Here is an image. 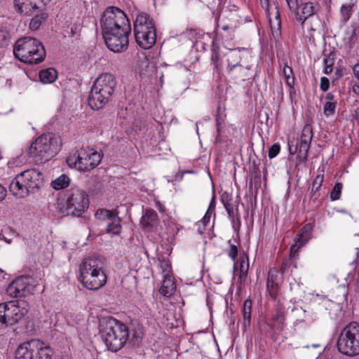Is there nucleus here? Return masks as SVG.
Masks as SVG:
<instances>
[{
    "label": "nucleus",
    "instance_id": "obj_1",
    "mask_svg": "<svg viewBox=\"0 0 359 359\" xmlns=\"http://www.w3.org/2000/svg\"><path fill=\"white\" fill-rule=\"evenodd\" d=\"M100 333L107 348L113 352L120 350L129 336L128 327L112 317L100 320Z\"/></svg>",
    "mask_w": 359,
    "mask_h": 359
},
{
    "label": "nucleus",
    "instance_id": "obj_2",
    "mask_svg": "<svg viewBox=\"0 0 359 359\" xmlns=\"http://www.w3.org/2000/svg\"><path fill=\"white\" fill-rule=\"evenodd\" d=\"M116 84V79L111 74H100L91 87L88 96L89 106L94 110L103 108L111 99Z\"/></svg>",
    "mask_w": 359,
    "mask_h": 359
},
{
    "label": "nucleus",
    "instance_id": "obj_3",
    "mask_svg": "<svg viewBox=\"0 0 359 359\" xmlns=\"http://www.w3.org/2000/svg\"><path fill=\"white\" fill-rule=\"evenodd\" d=\"M79 271V280L88 290H98L107 282L104 263L98 257H90L84 259L80 264Z\"/></svg>",
    "mask_w": 359,
    "mask_h": 359
},
{
    "label": "nucleus",
    "instance_id": "obj_4",
    "mask_svg": "<svg viewBox=\"0 0 359 359\" xmlns=\"http://www.w3.org/2000/svg\"><path fill=\"white\" fill-rule=\"evenodd\" d=\"M60 142V140L52 133L43 134L28 147V156L35 163L46 162L58 152Z\"/></svg>",
    "mask_w": 359,
    "mask_h": 359
},
{
    "label": "nucleus",
    "instance_id": "obj_5",
    "mask_svg": "<svg viewBox=\"0 0 359 359\" xmlns=\"http://www.w3.org/2000/svg\"><path fill=\"white\" fill-rule=\"evenodd\" d=\"M43 175L36 169H29L18 175L9 186L10 191L15 196L24 198L37 191L43 184Z\"/></svg>",
    "mask_w": 359,
    "mask_h": 359
},
{
    "label": "nucleus",
    "instance_id": "obj_6",
    "mask_svg": "<svg viewBox=\"0 0 359 359\" xmlns=\"http://www.w3.org/2000/svg\"><path fill=\"white\" fill-rule=\"evenodd\" d=\"M13 53L19 60L30 65L42 62L46 56L42 43L36 39L32 37L18 39L14 45Z\"/></svg>",
    "mask_w": 359,
    "mask_h": 359
},
{
    "label": "nucleus",
    "instance_id": "obj_7",
    "mask_svg": "<svg viewBox=\"0 0 359 359\" xmlns=\"http://www.w3.org/2000/svg\"><path fill=\"white\" fill-rule=\"evenodd\" d=\"M57 206L64 215L80 217L88 208V195L81 189L72 187L67 191L65 201L58 202Z\"/></svg>",
    "mask_w": 359,
    "mask_h": 359
},
{
    "label": "nucleus",
    "instance_id": "obj_8",
    "mask_svg": "<svg viewBox=\"0 0 359 359\" xmlns=\"http://www.w3.org/2000/svg\"><path fill=\"white\" fill-rule=\"evenodd\" d=\"M29 306L25 300L0 304V329L18 323L29 311Z\"/></svg>",
    "mask_w": 359,
    "mask_h": 359
},
{
    "label": "nucleus",
    "instance_id": "obj_9",
    "mask_svg": "<svg viewBox=\"0 0 359 359\" xmlns=\"http://www.w3.org/2000/svg\"><path fill=\"white\" fill-rule=\"evenodd\" d=\"M339 351L347 356L359 355V324L352 322L341 332L337 340Z\"/></svg>",
    "mask_w": 359,
    "mask_h": 359
},
{
    "label": "nucleus",
    "instance_id": "obj_10",
    "mask_svg": "<svg viewBox=\"0 0 359 359\" xmlns=\"http://www.w3.org/2000/svg\"><path fill=\"white\" fill-rule=\"evenodd\" d=\"M102 33L126 30L131 31L130 21L126 13L118 7H108L101 19Z\"/></svg>",
    "mask_w": 359,
    "mask_h": 359
},
{
    "label": "nucleus",
    "instance_id": "obj_11",
    "mask_svg": "<svg viewBox=\"0 0 359 359\" xmlns=\"http://www.w3.org/2000/svg\"><path fill=\"white\" fill-rule=\"evenodd\" d=\"M15 359H53V349L41 341L20 344L15 351Z\"/></svg>",
    "mask_w": 359,
    "mask_h": 359
},
{
    "label": "nucleus",
    "instance_id": "obj_12",
    "mask_svg": "<svg viewBox=\"0 0 359 359\" xmlns=\"http://www.w3.org/2000/svg\"><path fill=\"white\" fill-rule=\"evenodd\" d=\"M101 160L100 153L92 149H81L77 154L67 158V163L72 168L86 172L97 167Z\"/></svg>",
    "mask_w": 359,
    "mask_h": 359
},
{
    "label": "nucleus",
    "instance_id": "obj_13",
    "mask_svg": "<svg viewBox=\"0 0 359 359\" xmlns=\"http://www.w3.org/2000/svg\"><path fill=\"white\" fill-rule=\"evenodd\" d=\"M313 128L310 124H306L302 129L301 140L295 144L292 142H288L289 151L291 154L298 153L299 162L305 163L308 158L309 150L313 139Z\"/></svg>",
    "mask_w": 359,
    "mask_h": 359
},
{
    "label": "nucleus",
    "instance_id": "obj_14",
    "mask_svg": "<svg viewBox=\"0 0 359 359\" xmlns=\"http://www.w3.org/2000/svg\"><path fill=\"white\" fill-rule=\"evenodd\" d=\"M130 32L121 30L103 33V37L108 48L115 53L125 51L128 46V35Z\"/></svg>",
    "mask_w": 359,
    "mask_h": 359
},
{
    "label": "nucleus",
    "instance_id": "obj_15",
    "mask_svg": "<svg viewBox=\"0 0 359 359\" xmlns=\"http://www.w3.org/2000/svg\"><path fill=\"white\" fill-rule=\"evenodd\" d=\"M34 292V286L31 284V278L28 276L18 277L6 288V293L11 297H25Z\"/></svg>",
    "mask_w": 359,
    "mask_h": 359
},
{
    "label": "nucleus",
    "instance_id": "obj_16",
    "mask_svg": "<svg viewBox=\"0 0 359 359\" xmlns=\"http://www.w3.org/2000/svg\"><path fill=\"white\" fill-rule=\"evenodd\" d=\"M254 66L255 61L252 57V59L244 60L243 62H241L227 74L235 81H245L253 77Z\"/></svg>",
    "mask_w": 359,
    "mask_h": 359
},
{
    "label": "nucleus",
    "instance_id": "obj_17",
    "mask_svg": "<svg viewBox=\"0 0 359 359\" xmlns=\"http://www.w3.org/2000/svg\"><path fill=\"white\" fill-rule=\"evenodd\" d=\"M224 57L226 62L227 73L241 62H243L244 60L252 59L250 51L244 48L229 49L224 54Z\"/></svg>",
    "mask_w": 359,
    "mask_h": 359
},
{
    "label": "nucleus",
    "instance_id": "obj_18",
    "mask_svg": "<svg viewBox=\"0 0 359 359\" xmlns=\"http://www.w3.org/2000/svg\"><path fill=\"white\" fill-rule=\"evenodd\" d=\"M137 43L143 49L152 48L156 41V29L134 32Z\"/></svg>",
    "mask_w": 359,
    "mask_h": 359
},
{
    "label": "nucleus",
    "instance_id": "obj_19",
    "mask_svg": "<svg viewBox=\"0 0 359 359\" xmlns=\"http://www.w3.org/2000/svg\"><path fill=\"white\" fill-rule=\"evenodd\" d=\"M14 6L18 13L24 15H31L36 10L44 9L38 0H14Z\"/></svg>",
    "mask_w": 359,
    "mask_h": 359
},
{
    "label": "nucleus",
    "instance_id": "obj_20",
    "mask_svg": "<svg viewBox=\"0 0 359 359\" xmlns=\"http://www.w3.org/2000/svg\"><path fill=\"white\" fill-rule=\"evenodd\" d=\"M222 202L228 213L229 218L234 223L235 217H237L238 224H241L240 217L238 213V203L233 201L231 196L227 193L224 192L221 196Z\"/></svg>",
    "mask_w": 359,
    "mask_h": 359
},
{
    "label": "nucleus",
    "instance_id": "obj_21",
    "mask_svg": "<svg viewBox=\"0 0 359 359\" xmlns=\"http://www.w3.org/2000/svg\"><path fill=\"white\" fill-rule=\"evenodd\" d=\"M134 32L156 28L153 19L146 13H139L133 23Z\"/></svg>",
    "mask_w": 359,
    "mask_h": 359
},
{
    "label": "nucleus",
    "instance_id": "obj_22",
    "mask_svg": "<svg viewBox=\"0 0 359 359\" xmlns=\"http://www.w3.org/2000/svg\"><path fill=\"white\" fill-rule=\"evenodd\" d=\"M158 223V217L156 211L151 209L145 210L141 219L142 226L147 229H152Z\"/></svg>",
    "mask_w": 359,
    "mask_h": 359
},
{
    "label": "nucleus",
    "instance_id": "obj_23",
    "mask_svg": "<svg viewBox=\"0 0 359 359\" xmlns=\"http://www.w3.org/2000/svg\"><path fill=\"white\" fill-rule=\"evenodd\" d=\"M280 278L278 277V272L275 268L269 270L267 278V288L271 296L273 297L276 295Z\"/></svg>",
    "mask_w": 359,
    "mask_h": 359
},
{
    "label": "nucleus",
    "instance_id": "obj_24",
    "mask_svg": "<svg viewBox=\"0 0 359 359\" xmlns=\"http://www.w3.org/2000/svg\"><path fill=\"white\" fill-rule=\"evenodd\" d=\"M306 26L310 32V38H313L315 32L320 34L323 27L322 20L317 15H312L309 18V21L306 22Z\"/></svg>",
    "mask_w": 359,
    "mask_h": 359
},
{
    "label": "nucleus",
    "instance_id": "obj_25",
    "mask_svg": "<svg viewBox=\"0 0 359 359\" xmlns=\"http://www.w3.org/2000/svg\"><path fill=\"white\" fill-rule=\"evenodd\" d=\"M176 290V285L170 276H165L159 290L161 294L165 297L171 296Z\"/></svg>",
    "mask_w": 359,
    "mask_h": 359
},
{
    "label": "nucleus",
    "instance_id": "obj_26",
    "mask_svg": "<svg viewBox=\"0 0 359 359\" xmlns=\"http://www.w3.org/2000/svg\"><path fill=\"white\" fill-rule=\"evenodd\" d=\"M57 76V71L53 68L43 69L39 72L40 81L43 83H52L56 80Z\"/></svg>",
    "mask_w": 359,
    "mask_h": 359
},
{
    "label": "nucleus",
    "instance_id": "obj_27",
    "mask_svg": "<svg viewBox=\"0 0 359 359\" xmlns=\"http://www.w3.org/2000/svg\"><path fill=\"white\" fill-rule=\"evenodd\" d=\"M121 219L116 212L114 216L107 222V232L112 234H118L121 231Z\"/></svg>",
    "mask_w": 359,
    "mask_h": 359
},
{
    "label": "nucleus",
    "instance_id": "obj_28",
    "mask_svg": "<svg viewBox=\"0 0 359 359\" xmlns=\"http://www.w3.org/2000/svg\"><path fill=\"white\" fill-rule=\"evenodd\" d=\"M251 312H252V301L246 299L243 303V325L245 327L249 326L251 322Z\"/></svg>",
    "mask_w": 359,
    "mask_h": 359
},
{
    "label": "nucleus",
    "instance_id": "obj_29",
    "mask_svg": "<svg viewBox=\"0 0 359 359\" xmlns=\"http://www.w3.org/2000/svg\"><path fill=\"white\" fill-rule=\"evenodd\" d=\"M48 18V14L43 11L38 15H35L30 21L29 28L32 30H36Z\"/></svg>",
    "mask_w": 359,
    "mask_h": 359
},
{
    "label": "nucleus",
    "instance_id": "obj_30",
    "mask_svg": "<svg viewBox=\"0 0 359 359\" xmlns=\"http://www.w3.org/2000/svg\"><path fill=\"white\" fill-rule=\"evenodd\" d=\"M70 180L66 175H62L52 182V187L55 190L62 189L69 186Z\"/></svg>",
    "mask_w": 359,
    "mask_h": 359
},
{
    "label": "nucleus",
    "instance_id": "obj_31",
    "mask_svg": "<svg viewBox=\"0 0 359 359\" xmlns=\"http://www.w3.org/2000/svg\"><path fill=\"white\" fill-rule=\"evenodd\" d=\"M116 213V211L109 210L107 209H98L95 216L97 219L109 222Z\"/></svg>",
    "mask_w": 359,
    "mask_h": 359
},
{
    "label": "nucleus",
    "instance_id": "obj_32",
    "mask_svg": "<svg viewBox=\"0 0 359 359\" xmlns=\"http://www.w3.org/2000/svg\"><path fill=\"white\" fill-rule=\"evenodd\" d=\"M276 25L273 26L271 24V21H270V24H271V32H272L273 36L276 41H278L280 39V35H281V30H280L281 21H280V14H279L278 11L277 12V15L276 16Z\"/></svg>",
    "mask_w": 359,
    "mask_h": 359
},
{
    "label": "nucleus",
    "instance_id": "obj_33",
    "mask_svg": "<svg viewBox=\"0 0 359 359\" xmlns=\"http://www.w3.org/2000/svg\"><path fill=\"white\" fill-rule=\"evenodd\" d=\"M301 7H302V15H304L306 17H309V18H311V16H312V15H316V14H315L316 8L313 5V3H312V2L304 3L301 5Z\"/></svg>",
    "mask_w": 359,
    "mask_h": 359
},
{
    "label": "nucleus",
    "instance_id": "obj_34",
    "mask_svg": "<svg viewBox=\"0 0 359 359\" xmlns=\"http://www.w3.org/2000/svg\"><path fill=\"white\" fill-rule=\"evenodd\" d=\"M338 296L336 297V301L338 304H344L347 301L348 290L345 287H338L334 292Z\"/></svg>",
    "mask_w": 359,
    "mask_h": 359
},
{
    "label": "nucleus",
    "instance_id": "obj_35",
    "mask_svg": "<svg viewBox=\"0 0 359 359\" xmlns=\"http://www.w3.org/2000/svg\"><path fill=\"white\" fill-rule=\"evenodd\" d=\"M334 55L332 53L328 57L323 59L324 63V73L329 74L332 72V67L334 65Z\"/></svg>",
    "mask_w": 359,
    "mask_h": 359
},
{
    "label": "nucleus",
    "instance_id": "obj_36",
    "mask_svg": "<svg viewBox=\"0 0 359 359\" xmlns=\"http://www.w3.org/2000/svg\"><path fill=\"white\" fill-rule=\"evenodd\" d=\"M220 54L219 52V48L217 46H212L211 60L215 65V67L219 70L220 69L221 64L219 62Z\"/></svg>",
    "mask_w": 359,
    "mask_h": 359
},
{
    "label": "nucleus",
    "instance_id": "obj_37",
    "mask_svg": "<svg viewBox=\"0 0 359 359\" xmlns=\"http://www.w3.org/2000/svg\"><path fill=\"white\" fill-rule=\"evenodd\" d=\"M337 101L334 102H325V104L323 107V113L326 116H330L333 115L335 112V109L337 107Z\"/></svg>",
    "mask_w": 359,
    "mask_h": 359
},
{
    "label": "nucleus",
    "instance_id": "obj_38",
    "mask_svg": "<svg viewBox=\"0 0 359 359\" xmlns=\"http://www.w3.org/2000/svg\"><path fill=\"white\" fill-rule=\"evenodd\" d=\"M352 4H348V5H342L341 8V14L342 16V19L344 22H347L349 18H351V13H352Z\"/></svg>",
    "mask_w": 359,
    "mask_h": 359
},
{
    "label": "nucleus",
    "instance_id": "obj_39",
    "mask_svg": "<svg viewBox=\"0 0 359 359\" xmlns=\"http://www.w3.org/2000/svg\"><path fill=\"white\" fill-rule=\"evenodd\" d=\"M342 184L340 182L336 183L334 187H333L331 193H330V198L332 201H336L339 199L341 189H342Z\"/></svg>",
    "mask_w": 359,
    "mask_h": 359
},
{
    "label": "nucleus",
    "instance_id": "obj_40",
    "mask_svg": "<svg viewBox=\"0 0 359 359\" xmlns=\"http://www.w3.org/2000/svg\"><path fill=\"white\" fill-rule=\"evenodd\" d=\"M323 182V175H318L316 178L314 179L312 184V189L311 191L313 192L312 196H315V194L316 191H318V189L322 186Z\"/></svg>",
    "mask_w": 359,
    "mask_h": 359
},
{
    "label": "nucleus",
    "instance_id": "obj_41",
    "mask_svg": "<svg viewBox=\"0 0 359 359\" xmlns=\"http://www.w3.org/2000/svg\"><path fill=\"white\" fill-rule=\"evenodd\" d=\"M313 229V226L311 224H306L303 228L301 229L298 234L301 235L302 236H304L307 238L308 239H310L311 231Z\"/></svg>",
    "mask_w": 359,
    "mask_h": 359
},
{
    "label": "nucleus",
    "instance_id": "obj_42",
    "mask_svg": "<svg viewBox=\"0 0 359 359\" xmlns=\"http://www.w3.org/2000/svg\"><path fill=\"white\" fill-rule=\"evenodd\" d=\"M285 320L284 313L281 311H278L276 316L273 317V320L278 324L280 330L283 329V324Z\"/></svg>",
    "mask_w": 359,
    "mask_h": 359
},
{
    "label": "nucleus",
    "instance_id": "obj_43",
    "mask_svg": "<svg viewBox=\"0 0 359 359\" xmlns=\"http://www.w3.org/2000/svg\"><path fill=\"white\" fill-rule=\"evenodd\" d=\"M228 243L229 244L230 247L229 250L228 252V255L232 260H235L238 255L237 246L231 244V240L228 241Z\"/></svg>",
    "mask_w": 359,
    "mask_h": 359
},
{
    "label": "nucleus",
    "instance_id": "obj_44",
    "mask_svg": "<svg viewBox=\"0 0 359 359\" xmlns=\"http://www.w3.org/2000/svg\"><path fill=\"white\" fill-rule=\"evenodd\" d=\"M285 79L286 85L290 88V96H292L293 94H295V90L294 88L295 78L294 76H292L290 77L285 78Z\"/></svg>",
    "mask_w": 359,
    "mask_h": 359
},
{
    "label": "nucleus",
    "instance_id": "obj_45",
    "mask_svg": "<svg viewBox=\"0 0 359 359\" xmlns=\"http://www.w3.org/2000/svg\"><path fill=\"white\" fill-rule=\"evenodd\" d=\"M8 38V32L6 29L0 28V46L6 45Z\"/></svg>",
    "mask_w": 359,
    "mask_h": 359
},
{
    "label": "nucleus",
    "instance_id": "obj_46",
    "mask_svg": "<svg viewBox=\"0 0 359 359\" xmlns=\"http://www.w3.org/2000/svg\"><path fill=\"white\" fill-rule=\"evenodd\" d=\"M280 147L278 144H273L269 149V157L273 158L276 157L280 152Z\"/></svg>",
    "mask_w": 359,
    "mask_h": 359
},
{
    "label": "nucleus",
    "instance_id": "obj_47",
    "mask_svg": "<svg viewBox=\"0 0 359 359\" xmlns=\"http://www.w3.org/2000/svg\"><path fill=\"white\" fill-rule=\"evenodd\" d=\"M330 88V81L327 77H322L320 79V88L324 91L326 92Z\"/></svg>",
    "mask_w": 359,
    "mask_h": 359
},
{
    "label": "nucleus",
    "instance_id": "obj_48",
    "mask_svg": "<svg viewBox=\"0 0 359 359\" xmlns=\"http://www.w3.org/2000/svg\"><path fill=\"white\" fill-rule=\"evenodd\" d=\"M293 11L294 13L297 20L301 22L302 25H304V24L306 25V22L309 21V18L306 17L302 14L300 15L298 11V9L296 11Z\"/></svg>",
    "mask_w": 359,
    "mask_h": 359
},
{
    "label": "nucleus",
    "instance_id": "obj_49",
    "mask_svg": "<svg viewBox=\"0 0 359 359\" xmlns=\"http://www.w3.org/2000/svg\"><path fill=\"white\" fill-rule=\"evenodd\" d=\"M309 240V239H308L307 238H306L304 236L303 237L298 233L297 234L296 237L294 238L295 243H298L299 246H301V247L304 245Z\"/></svg>",
    "mask_w": 359,
    "mask_h": 359
},
{
    "label": "nucleus",
    "instance_id": "obj_50",
    "mask_svg": "<svg viewBox=\"0 0 359 359\" xmlns=\"http://www.w3.org/2000/svg\"><path fill=\"white\" fill-rule=\"evenodd\" d=\"M193 170H180L178 172L176 173L174 181L180 182L182 180L183 176L185 173H193Z\"/></svg>",
    "mask_w": 359,
    "mask_h": 359
},
{
    "label": "nucleus",
    "instance_id": "obj_51",
    "mask_svg": "<svg viewBox=\"0 0 359 359\" xmlns=\"http://www.w3.org/2000/svg\"><path fill=\"white\" fill-rule=\"evenodd\" d=\"M212 212L210 210H207L204 217H203L201 222L204 226V229L209 224L210 217L212 216Z\"/></svg>",
    "mask_w": 359,
    "mask_h": 359
},
{
    "label": "nucleus",
    "instance_id": "obj_52",
    "mask_svg": "<svg viewBox=\"0 0 359 359\" xmlns=\"http://www.w3.org/2000/svg\"><path fill=\"white\" fill-rule=\"evenodd\" d=\"M289 8L291 11H296L298 9L297 0H285Z\"/></svg>",
    "mask_w": 359,
    "mask_h": 359
},
{
    "label": "nucleus",
    "instance_id": "obj_53",
    "mask_svg": "<svg viewBox=\"0 0 359 359\" xmlns=\"http://www.w3.org/2000/svg\"><path fill=\"white\" fill-rule=\"evenodd\" d=\"M283 75L285 76V79L294 76L292 67L285 65L283 69Z\"/></svg>",
    "mask_w": 359,
    "mask_h": 359
},
{
    "label": "nucleus",
    "instance_id": "obj_54",
    "mask_svg": "<svg viewBox=\"0 0 359 359\" xmlns=\"http://www.w3.org/2000/svg\"><path fill=\"white\" fill-rule=\"evenodd\" d=\"M301 246H299L298 243H294L290 248V256H294L301 248Z\"/></svg>",
    "mask_w": 359,
    "mask_h": 359
},
{
    "label": "nucleus",
    "instance_id": "obj_55",
    "mask_svg": "<svg viewBox=\"0 0 359 359\" xmlns=\"http://www.w3.org/2000/svg\"><path fill=\"white\" fill-rule=\"evenodd\" d=\"M288 268H289L288 261L283 262L280 269V271L282 276L287 271Z\"/></svg>",
    "mask_w": 359,
    "mask_h": 359
},
{
    "label": "nucleus",
    "instance_id": "obj_56",
    "mask_svg": "<svg viewBox=\"0 0 359 359\" xmlns=\"http://www.w3.org/2000/svg\"><path fill=\"white\" fill-rule=\"evenodd\" d=\"M353 72L354 76L357 79L358 83H359V63H357L353 66Z\"/></svg>",
    "mask_w": 359,
    "mask_h": 359
},
{
    "label": "nucleus",
    "instance_id": "obj_57",
    "mask_svg": "<svg viewBox=\"0 0 359 359\" xmlns=\"http://www.w3.org/2000/svg\"><path fill=\"white\" fill-rule=\"evenodd\" d=\"M248 264H247L245 266V261L241 260V264H240V272H242L244 274L245 273L248 272Z\"/></svg>",
    "mask_w": 359,
    "mask_h": 359
},
{
    "label": "nucleus",
    "instance_id": "obj_58",
    "mask_svg": "<svg viewBox=\"0 0 359 359\" xmlns=\"http://www.w3.org/2000/svg\"><path fill=\"white\" fill-rule=\"evenodd\" d=\"M6 196V189L0 184V201H3Z\"/></svg>",
    "mask_w": 359,
    "mask_h": 359
},
{
    "label": "nucleus",
    "instance_id": "obj_59",
    "mask_svg": "<svg viewBox=\"0 0 359 359\" xmlns=\"http://www.w3.org/2000/svg\"><path fill=\"white\" fill-rule=\"evenodd\" d=\"M325 100L326 102H334V101H336L334 100V95L333 93H328L325 95Z\"/></svg>",
    "mask_w": 359,
    "mask_h": 359
},
{
    "label": "nucleus",
    "instance_id": "obj_60",
    "mask_svg": "<svg viewBox=\"0 0 359 359\" xmlns=\"http://www.w3.org/2000/svg\"><path fill=\"white\" fill-rule=\"evenodd\" d=\"M215 208V197L213 196L210 203L208 209L207 210H210V212H213Z\"/></svg>",
    "mask_w": 359,
    "mask_h": 359
},
{
    "label": "nucleus",
    "instance_id": "obj_61",
    "mask_svg": "<svg viewBox=\"0 0 359 359\" xmlns=\"http://www.w3.org/2000/svg\"><path fill=\"white\" fill-rule=\"evenodd\" d=\"M353 92L356 94V95H359V83L358 84H354L353 86Z\"/></svg>",
    "mask_w": 359,
    "mask_h": 359
},
{
    "label": "nucleus",
    "instance_id": "obj_62",
    "mask_svg": "<svg viewBox=\"0 0 359 359\" xmlns=\"http://www.w3.org/2000/svg\"><path fill=\"white\" fill-rule=\"evenodd\" d=\"M40 4L45 8L46 6L48 5L51 0H38Z\"/></svg>",
    "mask_w": 359,
    "mask_h": 359
},
{
    "label": "nucleus",
    "instance_id": "obj_63",
    "mask_svg": "<svg viewBox=\"0 0 359 359\" xmlns=\"http://www.w3.org/2000/svg\"><path fill=\"white\" fill-rule=\"evenodd\" d=\"M247 278V273H245L244 274L242 272H239V279L241 281L245 280Z\"/></svg>",
    "mask_w": 359,
    "mask_h": 359
},
{
    "label": "nucleus",
    "instance_id": "obj_64",
    "mask_svg": "<svg viewBox=\"0 0 359 359\" xmlns=\"http://www.w3.org/2000/svg\"><path fill=\"white\" fill-rule=\"evenodd\" d=\"M335 74L337 75V79L341 78L343 76V73L341 69H337Z\"/></svg>",
    "mask_w": 359,
    "mask_h": 359
}]
</instances>
